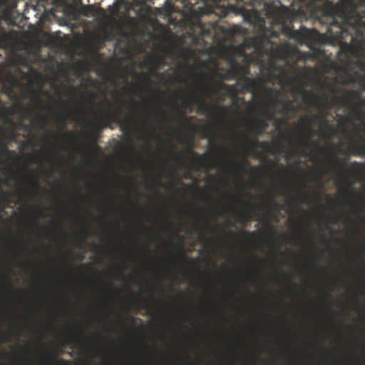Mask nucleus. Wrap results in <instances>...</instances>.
<instances>
[{"label": "nucleus", "instance_id": "f257e3e1", "mask_svg": "<svg viewBox=\"0 0 365 365\" xmlns=\"http://www.w3.org/2000/svg\"><path fill=\"white\" fill-rule=\"evenodd\" d=\"M121 111L122 110L118 108L117 112H113L109 108L106 113H104L102 110L95 112L98 118L96 121L90 124V130L87 134V138L95 145L93 148L97 151L101 149L96 143L98 138L101 137V132L106 128H110L113 123H118L121 130L128 133L127 143L118 141V147L123 151L133 148V142L130 133L133 124V119L131 118H121L120 116Z\"/></svg>", "mask_w": 365, "mask_h": 365}, {"label": "nucleus", "instance_id": "f03ea898", "mask_svg": "<svg viewBox=\"0 0 365 365\" xmlns=\"http://www.w3.org/2000/svg\"><path fill=\"white\" fill-rule=\"evenodd\" d=\"M332 156L336 161L335 166L337 169L339 179L351 178L354 176L353 173H360L362 172L364 169V165L363 163L354 161L349 164V167L352 170L351 171L348 168L346 162H344V163H340V160L338 158L337 153L333 152Z\"/></svg>", "mask_w": 365, "mask_h": 365}, {"label": "nucleus", "instance_id": "7ed1b4c3", "mask_svg": "<svg viewBox=\"0 0 365 365\" xmlns=\"http://www.w3.org/2000/svg\"><path fill=\"white\" fill-rule=\"evenodd\" d=\"M297 90L302 94L304 102L309 106L317 108L329 107L327 95L319 96L312 91H307L302 88H299Z\"/></svg>", "mask_w": 365, "mask_h": 365}, {"label": "nucleus", "instance_id": "20e7f679", "mask_svg": "<svg viewBox=\"0 0 365 365\" xmlns=\"http://www.w3.org/2000/svg\"><path fill=\"white\" fill-rule=\"evenodd\" d=\"M329 19L328 34L339 41H342L350 34L344 21H339L333 16H329Z\"/></svg>", "mask_w": 365, "mask_h": 365}, {"label": "nucleus", "instance_id": "39448f33", "mask_svg": "<svg viewBox=\"0 0 365 365\" xmlns=\"http://www.w3.org/2000/svg\"><path fill=\"white\" fill-rule=\"evenodd\" d=\"M243 81V86L242 88L239 90L236 91L235 86L234 85H230L227 86V88L230 92L233 93L234 94L237 93H243L245 91H252V92H256L259 86V81L255 78H248V77H244L242 78Z\"/></svg>", "mask_w": 365, "mask_h": 365}, {"label": "nucleus", "instance_id": "423d86ee", "mask_svg": "<svg viewBox=\"0 0 365 365\" xmlns=\"http://www.w3.org/2000/svg\"><path fill=\"white\" fill-rule=\"evenodd\" d=\"M346 96H334L333 100L335 103L341 106L352 105L356 101L361 98V92L359 90L345 91Z\"/></svg>", "mask_w": 365, "mask_h": 365}, {"label": "nucleus", "instance_id": "0eeeda50", "mask_svg": "<svg viewBox=\"0 0 365 365\" xmlns=\"http://www.w3.org/2000/svg\"><path fill=\"white\" fill-rule=\"evenodd\" d=\"M193 76L197 80L206 81L207 82V83L202 87L204 93H209L212 96L218 94V91L211 85V82L213 79L210 75L205 73H200L194 74Z\"/></svg>", "mask_w": 365, "mask_h": 365}, {"label": "nucleus", "instance_id": "6e6552de", "mask_svg": "<svg viewBox=\"0 0 365 365\" xmlns=\"http://www.w3.org/2000/svg\"><path fill=\"white\" fill-rule=\"evenodd\" d=\"M163 61V60L160 56L150 54L147 57L146 60L141 63V67L145 68L150 66L152 71L155 72L158 70Z\"/></svg>", "mask_w": 365, "mask_h": 365}, {"label": "nucleus", "instance_id": "1a4fd4ad", "mask_svg": "<svg viewBox=\"0 0 365 365\" xmlns=\"http://www.w3.org/2000/svg\"><path fill=\"white\" fill-rule=\"evenodd\" d=\"M245 140L250 146L253 149H262L266 152H271V147L269 142L267 141H257L253 138L246 136Z\"/></svg>", "mask_w": 365, "mask_h": 365}, {"label": "nucleus", "instance_id": "9d476101", "mask_svg": "<svg viewBox=\"0 0 365 365\" xmlns=\"http://www.w3.org/2000/svg\"><path fill=\"white\" fill-rule=\"evenodd\" d=\"M233 165L235 168L241 173H250L251 174H258L261 172V168L257 166H252L247 168V165L245 163H240L236 160H234Z\"/></svg>", "mask_w": 365, "mask_h": 365}, {"label": "nucleus", "instance_id": "9b49d317", "mask_svg": "<svg viewBox=\"0 0 365 365\" xmlns=\"http://www.w3.org/2000/svg\"><path fill=\"white\" fill-rule=\"evenodd\" d=\"M185 154H189V155H192V156H194L195 163L197 164H200V165H201L203 163L205 157L207 156V155H200L196 152H195L193 150L192 142L190 143V148L185 153L181 152V153H175V156L178 158H181L182 155L184 158H187V156Z\"/></svg>", "mask_w": 365, "mask_h": 365}, {"label": "nucleus", "instance_id": "f8f14e48", "mask_svg": "<svg viewBox=\"0 0 365 365\" xmlns=\"http://www.w3.org/2000/svg\"><path fill=\"white\" fill-rule=\"evenodd\" d=\"M244 18L250 23H257L260 20L261 14L254 7L252 10H244Z\"/></svg>", "mask_w": 365, "mask_h": 365}, {"label": "nucleus", "instance_id": "ddd939ff", "mask_svg": "<svg viewBox=\"0 0 365 365\" xmlns=\"http://www.w3.org/2000/svg\"><path fill=\"white\" fill-rule=\"evenodd\" d=\"M245 205H246L248 207V210H243L239 213L237 215L238 218L242 222H249L250 220V212H252L256 208V205L254 204H252L251 202H243Z\"/></svg>", "mask_w": 365, "mask_h": 365}, {"label": "nucleus", "instance_id": "4468645a", "mask_svg": "<svg viewBox=\"0 0 365 365\" xmlns=\"http://www.w3.org/2000/svg\"><path fill=\"white\" fill-rule=\"evenodd\" d=\"M352 106L359 108L361 111H355V118L358 120H362L364 116H365V98H360L354 103Z\"/></svg>", "mask_w": 365, "mask_h": 365}, {"label": "nucleus", "instance_id": "2eb2a0df", "mask_svg": "<svg viewBox=\"0 0 365 365\" xmlns=\"http://www.w3.org/2000/svg\"><path fill=\"white\" fill-rule=\"evenodd\" d=\"M282 111L285 115H288L289 113L295 115L298 111V108L293 101H287L284 103Z\"/></svg>", "mask_w": 365, "mask_h": 365}, {"label": "nucleus", "instance_id": "dca6fc26", "mask_svg": "<svg viewBox=\"0 0 365 365\" xmlns=\"http://www.w3.org/2000/svg\"><path fill=\"white\" fill-rule=\"evenodd\" d=\"M177 110L179 114L180 120L187 124L192 129V130H194L195 129V125L192 122L194 119V117L185 115V112L179 108H177Z\"/></svg>", "mask_w": 365, "mask_h": 365}, {"label": "nucleus", "instance_id": "f3484780", "mask_svg": "<svg viewBox=\"0 0 365 365\" xmlns=\"http://www.w3.org/2000/svg\"><path fill=\"white\" fill-rule=\"evenodd\" d=\"M268 128V123L265 119L261 118L258 120L257 123L254 128L255 133L258 135L264 134L266 129Z\"/></svg>", "mask_w": 365, "mask_h": 365}, {"label": "nucleus", "instance_id": "a211bd4d", "mask_svg": "<svg viewBox=\"0 0 365 365\" xmlns=\"http://www.w3.org/2000/svg\"><path fill=\"white\" fill-rule=\"evenodd\" d=\"M16 153L14 150H9L6 143L0 142V156L6 155L9 158H16Z\"/></svg>", "mask_w": 365, "mask_h": 365}, {"label": "nucleus", "instance_id": "6ab92c4d", "mask_svg": "<svg viewBox=\"0 0 365 365\" xmlns=\"http://www.w3.org/2000/svg\"><path fill=\"white\" fill-rule=\"evenodd\" d=\"M303 146L307 149H311L313 147L319 148L320 144L319 141L312 140L311 137L309 135L307 137V140L303 143Z\"/></svg>", "mask_w": 365, "mask_h": 365}, {"label": "nucleus", "instance_id": "aec40b11", "mask_svg": "<svg viewBox=\"0 0 365 365\" xmlns=\"http://www.w3.org/2000/svg\"><path fill=\"white\" fill-rule=\"evenodd\" d=\"M240 73V68L237 65L232 66V68L226 73L225 76V79L230 80L232 78V77L238 76Z\"/></svg>", "mask_w": 365, "mask_h": 365}, {"label": "nucleus", "instance_id": "412c9836", "mask_svg": "<svg viewBox=\"0 0 365 365\" xmlns=\"http://www.w3.org/2000/svg\"><path fill=\"white\" fill-rule=\"evenodd\" d=\"M46 355L47 357L50 358V359H52L53 361L56 363H58V364H62L63 365H68V361H66L63 359H58L56 355L48 352V351H46Z\"/></svg>", "mask_w": 365, "mask_h": 365}, {"label": "nucleus", "instance_id": "4be33fe9", "mask_svg": "<svg viewBox=\"0 0 365 365\" xmlns=\"http://www.w3.org/2000/svg\"><path fill=\"white\" fill-rule=\"evenodd\" d=\"M134 76L138 79V80H140V81H143L144 82H145L146 83H151V80L150 78H149V76L145 74V73H137V72H135L134 73Z\"/></svg>", "mask_w": 365, "mask_h": 365}, {"label": "nucleus", "instance_id": "5701e85b", "mask_svg": "<svg viewBox=\"0 0 365 365\" xmlns=\"http://www.w3.org/2000/svg\"><path fill=\"white\" fill-rule=\"evenodd\" d=\"M263 3V8H264V11H265V14L267 15H271L272 13L274 12L275 11V9L272 6V5L265 1H262Z\"/></svg>", "mask_w": 365, "mask_h": 365}, {"label": "nucleus", "instance_id": "b1692460", "mask_svg": "<svg viewBox=\"0 0 365 365\" xmlns=\"http://www.w3.org/2000/svg\"><path fill=\"white\" fill-rule=\"evenodd\" d=\"M268 119L270 120H274V124L277 128H279L281 125L284 123V120L277 119L274 113L269 114Z\"/></svg>", "mask_w": 365, "mask_h": 365}, {"label": "nucleus", "instance_id": "393cba45", "mask_svg": "<svg viewBox=\"0 0 365 365\" xmlns=\"http://www.w3.org/2000/svg\"><path fill=\"white\" fill-rule=\"evenodd\" d=\"M34 120H36V123H38L39 124L40 123H43L44 127L47 124V119H46V117L45 115H36V117L35 118Z\"/></svg>", "mask_w": 365, "mask_h": 365}, {"label": "nucleus", "instance_id": "a878e982", "mask_svg": "<svg viewBox=\"0 0 365 365\" xmlns=\"http://www.w3.org/2000/svg\"><path fill=\"white\" fill-rule=\"evenodd\" d=\"M69 119H71V114L70 113H63L59 116V121H61L63 124H65L66 122Z\"/></svg>", "mask_w": 365, "mask_h": 365}, {"label": "nucleus", "instance_id": "bb28decb", "mask_svg": "<svg viewBox=\"0 0 365 365\" xmlns=\"http://www.w3.org/2000/svg\"><path fill=\"white\" fill-rule=\"evenodd\" d=\"M215 111L219 112V113H222V115H225L228 113L229 109L226 106H215Z\"/></svg>", "mask_w": 365, "mask_h": 365}, {"label": "nucleus", "instance_id": "cd10ccee", "mask_svg": "<svg viewBox=\"0 0 365 365\" xmlns=\"http://www.w3.org/2000/svg\"><path fill=\"white\" fill-rule=\"evenodd\" d=\"M317 119V117L315 115H309V116H307L305 119H303L302 120V124L303 125H307L308 123H311V122H314Z\"/></svg>", "mask_w": 365, "mask_h": 365}, {"label": "nucleus", "instance_id": "c85d7f7f", "mask_svg": "<svg viewBox=\"0 0 365 365\" xmlns=\"http://www.w3.org/2000/svg\"><path fill=\"white\" fill-rule=\"evenodd\" d=\"M290 36H291V37H294V38H301L304 35V34H302V32H301L299 30H294V31H292Z\"/></svg>", "mask_w": 365, "mask_h": 365}, {"label": "nucleus", "instance_id": "c756f323", "mask_svg": "<svg viewBox=\"0 0 365 365\" xmlns=\"http://www.w3.org/2000/svg\"><path fill=\"white\" fill-rule=\"evenodd\" d=\"M197 102H199L200 103V105L202 106V108L200 109L201 112L202 113H205L207 112V104L206 103V102L202 99H200Z\"/></svg>", "mask_w": 365, "mask_h": 365}, {"label": "nucleus", "instance_id": "7c9ffc66", "mask_svg": "<svg viewBox=\"0 0 365 365\" xmlns=\"http://www.w3.org/2000/svg\"><path fill=\"white\" fill-rule=\"evenodd\" d=\"M265 91H266V93L270 96H275L277 93V91L272 87L265 88Z\"/></svg>", "mask_w": 365, "mask_h": 365}, {"label": "nucleus", "instance_id": "2f4dec72", "mask_svg": "<svg viewBox=\"0 0 365 365\" xmlns=\"http://www.w3.org/2000/svg\"><path fill=\"white\" fill-rule=\"evenodd\" d=\"M240 232L242 235H245V236L249 237H254L255 235V232H248V231H246L245 230H240Z\"/></svg>", "mask_w": 365, "mask_h": 365}, {"label": "nucleus", "instance_id": "473e14b6", "mask_svg": "<svg viewBox=\"0 0 365 365\" xmlns=\"http://www.w3.org/2000/svg\"><path fill=\"white\" fill-rule=\"evenodd\" d=\"M8 139L11 141H15L17 138V133L16 132L11 133L8 136Z\"/></svg>", "mask_w": 365, "mask_h": 365}, {"label": "nucleus", "instance_id": "72a5a7b5", "mask_svg": "<svg viewBox=\"0 0 365 365\" xmlns=\"http://www.w3.org/2000/svg\"><path fill=\"white\" fill-rule=\"evenodd\" d=\"M353 191H354V190L352 188H351L349 186L347 187H345L343 190L344 193L349 196L352 195Z\"/></svg>", "mask_w": 365, "mask_h": 365}, {"label": "nucleus", "instance_id": "f704fd0d", "mask_svg": "<svg viewBox=\"0 0 365 365\" xmlns=\"http://www.w3.org/2000/svg\"><path fill=\"white\" fill-rule=\"evenodd\" d=\"M277 103H278V100L274 98V99L270 100L268 102V105L270 108H274L277 106Z\"/></svg>", "mask_w": 365, "mask_h": 365}, {"label": "nucleus", "instance_id": "c9c22d12", "mask_svg": "<svg viewBox=\"0 0 365 365\" xmlns=\"http://www.w3.org/2000/svg\"><path fill=\"white\" fill-rule=\"evenodd\" d=\"M75 256H76V258L79 261H82L84 259V255L82 253H77L75 255Z\"/></svg>", "mask_w": 365, "mask_h": 365}, {"label": "nucleus", "instance_id": "e433bc0d", "mask_svg": "<svg viewBox=\"0 0 365 365\" xmlns=\"http://www.w3.org/2000/svg\"><path fill=\"white\" fill-rule=\"evenodd\" d=\"M189 106H190L189 102L187 101V100L186 98H185L184 101H183V103L182 104V108L184 109H186V108H187L189 107Z\"/></svg>", "mask_w": 365, "mask_h": 365}, {"label": "nucleus", "instance_id": "4c0bfd02", "mask_svg": "<svg viewBox=\"0 0 365 365\" xmlns=\"http://www.w3.org/2000/svg\"><path fill=\"white\" fill-rule=\"evenodd\" d=\"M118 276L120 278L124 277L123 270L120 267L118 269Z\"/></svg>", "mask_w": 365, "mask_h": 365}, {"label": "nucleus", "instance_id": "58836bf2", "mask_svg": "<svg viewBox=\"0 0 365 365\" xmlns=\"http://www.w3.org/2000/svg\"><path fill=\"white\" fill-rule=\"evenodd\" d=\"M161 118L163 121L168 120V116L166 115L165 113H164V112L161 113Z\"/></svg>", "mask_w": 365, "mask_h": 365}, {"label": "nucleus", "instance_id": "ea45409f", "mask_svg": "<svg viewBox=\"0 0 365 365\" xmlns=\"http://www.w3.org/2000/svg\"><path fill=\"white\" fill-rule=\"evenodd\" d=\"M91 96H92V99L89 101V103H90L91 106L93 107V99L96 97V94L92 93ZM92 110L94 111L93 108H92Z\"/></svg>", "mask_w": 365, "mask_h": 365}, {"label": "nucleus", "instance_id": "a19ab883", "mask_svg": "<svg viewBox=\"0 0 365 365\" xmlns=\"http://www.w3.org/2000/svg\"><path fill=\"white\" fill-rule=\"evenodd\" d=\"M1 183L5 185H9V178L3 179L2 181H1Z\"/></svg>", "mask_w": 365, "mask_h": 365}, {"label": "nucleus", "instance_id": "79ce46f5", "mask_svg": "<svg viewBox=\"0 0 365 365\" xmlns=\"http://www.w3.org/2000/svg\"><path fill=\"white\" fill-rule=\"evenodd\" d=\"M210 143H212V148L215 150H218V148L217 147V145L215 144L214 143V140L212 138V139H210Z\"/></svg>", "mask_w": 365, "mask_h": 365}, {"label": "nucleus", "instance_id": "37998d69", "mask_svg": "<svg viewBox=\"0 0 365 365\" xmlns=\"http://www.w3.org/2000/svg\"><path fill=\"white\" fill-rule=\"evenodd\" d=\"M159 184L156 182H153L152 183L150 184L149 187L150 188H155Z\"/></svg>", "mask_w": 365, "mask_h": 365}, {"label": "nucleus", "instance_id": "c03bdc74", "mask_svg": "<svg viewBox=\"0 0 365 365\" xmlns=\"http://www.w3.org/2000/svg\"><path fill=\"white\" fill-rule=\"evenodd\" d=\"M331 219V222L334 223H337L339 221V218L338 217H333Z\"/></svg>", "mask_w": 365, "mask_h": 365}, {"label": "nucleus", "instance_id": "a18cd8bd", "mask_svg": "<svg viewBox=\"0 0 365 365\" xmlns=\"http://www.w3.org/2000/svg\"><path fill=\"white\" fill-rule=\"evenodd\" d=\"M34 98L36 99L41 104L42 103V99L38 95L35 94Z\"/></svg>", "mask_w": 365, "mask_h": 365}, {"label": "nucleus", "instance_id": "49530a36", "mask_svg": "<svg viewBox=\"0 0 365 365\" xmlns=\"http://www.w3.org/2000/svg\"><path fill=\"white\" fill-rule=\"evenodd\" d=\"M32 182H33V184L36 187V189H38L37 179L34 178L32 180Z\"/></svg>", "mask_w": 365, "mask_h": 365}, {"label": "nucleus", "instance_id": "de8ad7c7", "mask_svg": "<svg viewBox=\"0 0 365 365\" xmlns=\"http://www.w3.org/2000/svg\"><path fill=\"white\" fill-rule=\"evenodd\" d=\"M343 133L346 135L349 134V130L346 127L343 129Z\"/></svg>", "mask_w": 365, "mask_h": 365}, {"label": "nucleus", "instance_id": "09e8293b", "mask_svg": "<svg viewBox=\"0 0 365 365\" xmlns=\"http://www.w3.org/2000/svg\"><path fill=\"white\" fill-rule=\"evenodd\" d=\"M316 198H317V200H319V201H320V202H322V196H321V195H320V194H317V195H316Z\"/></svg>", "mask_w": 365, "mask_h": 365}, {"label": "nucleus", "instance_id": "8fccbe9b", "mask_svg": "<svg viewBox=\"0 0 365 365\" xmlns=\"http://www.w3.org/2000/svg\"><path fill=\"white\" fill-rule=\"evenodd\" d=\"M82 233L85 234V235H87L88 233V230L87 228H83L82 230Z\"/></svg>", "mask_w": 365, "mask_h": 365}, {"label": "nucleus", "instance_id": "3c124183", "mask_svg": "<svg viewBox=\"0 0 365 365\" xmlns=\"http://www.w3.org/2000/svg\"><path fill=\"white\" fill-rule=\"evenodd\" d=\"M56 93H57L58 96H62V93L58 89H56Z\"/></svg>", "mask_w": 365, "mask_h": 365}, {"label": "nucleus", "instance_id": "603ef678", "mask_svg": "<svg viewBox=\"0 0 365 365\" xmlns=\"http://www.w3.org/2000/svg\"><path fill=\"white\" fill-rule=\"evenodd\" d=\"M180 53H181L182 57H183L185 59L187 58V56H185V55L182 51H180Z\"/></svg>", "mask_w": 365, "mask_h": 365}, {"label": "nucleus", "instance_id": "864d4df0", "mask_svg": "<svg viewBox=\"0 0 365 365\" xmlns=\"http://www.w3.org/2000/svg\"><path fill=\"white\" fill-rule=\"evenodd\" d=\"M342 47H349V45L347 43H342Z\"/></svg>", "mask_w": 365, "mask_h": 365}, {"label": "nucleus", "instance_id": "5fc2aeb1", "mask_svg": "<svg viewBox=\"0 0 365 365\" xmlns=\"http://www.w3.org/2000/svg\"><path fill=\"white\" fill-rule=\"evenodd\" d=\"M222 231L225 232L226 235H230V232L229 231H227L225 228H222Z\"/></svg>", "mask_w": 365, "mask_h": 365}, {"label": "nucleus", "instance_id": "6e6d98bb", "mask_svg": "<svg viewBox=\"0 0 365 365\" xmlns=\"http://www.w3.org/2000/svg\"><path fill=\"white\" fill-rule=\"evenodd\" d=\"M37 216H41L43 215V212L41 211H38L36 212Z\"/></svg>", "mask_w": 365, "mask_h": 365}, {"label": "nucleus", "instance_id": "4d7b16f0", "mask_svg": "<svg viewBox=\"0 0 365 365\" xmlns=\"http://www.w3.org/2000/svg\"><path fill=\"white\" fill-rule=\"evenodd\" d=\"M130 320H131L132 323H135V321H136V319H135V318H134V317H131V318H130Z\"/></svg>", "mask_w": 365, "mask_h": 365}, {"label": "nucleus", "instance_id": "13d9d810", "mask_svg": "<svg viewBox=\"0 0 365 365\" xmlns=\"http://www.w3.org/2000/svg\"><path fill=\"white\" fill-rule=\"evenodd\" d=\"M3 341H9V339L8 337H4Z\"/></svg>", "mask_w": 365, "mask_h": 365}, {"label": "nucleus", "instance_id": "bf43d9fd", "mask_svg": "<svg viewBox=\"0 0 365 365\" xmlns=\"http://www.w3.org/2000/svg\"><path fill=\"white\" fill-rule=\"evenodd\" d=\"M202 65L204 66V67H207V63L205 61L202 62Z\"/></svg>", "mask_w": 365, "mask_h": 365}, {"label": "nucleus", "instance_id": "052dcab7", "mask_svg": "<svg viewBox=\"0 0 365 365\" xmlns=\"http://www.w3.org/2000/svg\"><path fill=\"white\" fill-rule=\"evenodd\" d=\"M105 101H106V102L109 106H110V105H111L110 102L107 98H105Z\"/></svg>", "mask_w": 365, "mask_h": 365}, {"label": "nucleus", "instance_id": "680f3d73", "mask_svg": "<svg viewBox=\"0 0 365 365\" xmlns=\"http://www.w3.org/2000/svg\"><path fill=\"white\" fill-rule=\"evenodd\" d=\"M336 93H340L341 91V89L339 88H336L335 91H334Z\"/></svg>", "mask_w": 365, "mask_h": 365}, {"label": "nucleus", "instance_id": "e2e57ef3", "mask_svg": "<svg viewBox=\"0 0 365 365\" xmlns=\"http://www.w3.org/2000/svg\"><path fill=\"white\" fill-rule=\"evenodd\" d=\"M47 174L49 175V176H52L53 177V173L52 172H48Z\"/></svg>", "mask_w": 365, "mask_h": 365}, {"label": "nucleus", "instance_id": "0e129e2a", "mask_svg": "<svg viewBox=\"0 0 365 365\" xmlns=\"http://www.w3.org/2000/svg\"><path fill=\"white\" fill-rule=\"evenodd\" d=\"M182 185H183L186 189H188V186H187L186 184H185V183L182 182Z\"/></svg>", "mask_w": 365, "mask_h": 365}, {"label": "nucleus", "instance_id": "69168bd1", "mask_svg": "<svg viewBox=\"0 0 365 365\" xmlns=\"http://www.w3.org/2000/svg\"><path fill=\"white\" fill-rule=\"evenodd\" d=\"M130 101L133 104L136 105V103L135 102L133 98H130Z\"/></svg>", "mask_w": 365, "mask_h": 365}, {"label": "nucleus", "instance_id": "338daca9", "mask_svg": "<svg viewBox=\"0 0 365 365\" xmlns=\"http://www.w3.org/2000/svg\"><path fill=\"white\" fill-rule=\"evenodd\" d=\"M315 160H319V156L318 155H316L314 156Z\"/></svg>", "mask_w": 365, "mask_h": 365}, {"label": "nucleus", "instance_id": "774afa93", "mask_svg": "<svg viewBox=\"0 0 365 365\" xmlns=\"http://www.w3.org/2000/svg\"><path fill=\"white\" fill-rule=\"evenodd\" d=\"M169 188H170V189L175 190V187H174V186H173V185H169Z\"/></svg>", "mask_w": 365, "mask_h": 365}]
</instances>
